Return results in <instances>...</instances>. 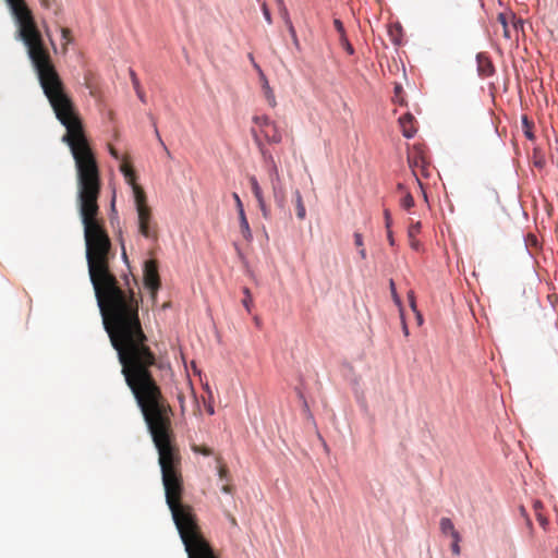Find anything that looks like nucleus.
<instances>
[{
  "instance_id": "nucleus-24",
  "label": "nucleus",
  "mask_w": 558,
  "mask_h": 558,
  "mask_svg": "<svg viewBox=\"0 0 558 558\" xmlns=\"http://www.w3.org/2000/svg\"><path fill=\"white\" fill-rule=\"evenodd\" d=\"M340 40V44L341 46L344 48V50L349 53V54H353L354 53V49L352 47V45L350 44L348 37H343Z\"/></svg>"
},
{
  "instance_id": "nucleus-30",
  "label": "nucleus",
  "mask_w": 558,
  "mask_h": 558,
  "mask_svg": "<svg viewBox=\"0 0 558 558\" xmlns=\"http://www.w3.org/2000/svg\"><path fill=\"white\" fill-rule=\"evenodd\" d=\"M277 1L279 3V7H280V15H281L283 22H286V19L290 17L289 12H288L287 8L284 7L282 0H277Z\"/></svg>"
},
{
  "instance_id": "nucleus-47",
  "label": "nucleus",
  "mask_w": 558,
  "mask_h": 558,
  "mask_svg": "<svg viewBox=\"0 0 558 558\" xmlns=\"http://www.w3.org/2000/svg\"><path fill=\"white\" fill-rule=\"evenodd\" d=\"M133 87H134L136 94L143 90L140 83L137 84V86H133Z\"/></svg>"
},
{
  "instance_id": "nucleus-9",
  "label": "nucleus",
  "mask_w": 558,
  "mask_h": 558,
  "mask_svg": "<svg viewBox=\"0 0 558 558\" xmlns=\"http://www.w3.org/2000/svg\"><path fill=\"white\" fill-rule=\"evenodd\" d=\"M477 68L480 75L484 77L493 75L495 71L492 61L483 54L477 56Z\"/></svg>"
},
{
  "instance_id": "nucleus-44",
  "label": "nucleus",
  "mask_w": 558,
  "mask_h": 558,
  "mask_svg": "<svg viewBox=\"0 0 558 558\" xmlns=\"http://www.w3.org/2000/svg\"><path fill=\"white\" fill-rule=\"evenodd\" d=\"M284 25L287 26V28H288V29H289L290 27H294L290 17H287V19H286Z\"/></svg>"
},
{
  "instance_id": "nucleus-8",
  "label": "nucleus",
  "mask_w": 558,
  "mask_h": 558,
  "mask_svg": "<svg viewBox=\"0 0 558 558\" xmlns=\"http://www.w3.org/2000/svg\"><path fill=\"white\" fill-rule=\"evenodd\" d=\"M399 125L403 136L407 138L413 137L417 132L416 120L410 112H407L399 118Z\"/></svg>"
},
{
  "instance_id": "nucleus-14",
  "label": "nucleus",
  "mask_w": 558,
  "mask_h": 558,
  "mask_svg": "<svg viewBox=\"0 0 558 558\" xmlns=\"http://www.w3.org/2000/svg\"><path fill=\"white\" fill-rule=\"evenodd\" d=\"M393 92H395L393 97H392L393 102H396L400 106H405L407 101L404 99V92H403V87L401 86V84L397 83L395 85Z\"/></svg>"
},
{
  "instance_id": "nucleus-22",
  "label": "nucleus",
  "mask_w": 558,
  "mask_h": 558,
  "mask_svg": "<svg viewBox=\"0 0 558 558\" xmlns=\"http://www.w3.org/2000/svg\"><path fill=\"white\" fill-rule=\"evenodd\" d=\"M243 293H244L245 298L243 299L242 303H243L244 307L247 310V312H251V305H252L253 300H252V295H251L248 288H244Z\"/></svg>"
},
{
  "instance_id": "nucleus-37",
  "label": "nucleus",
  "mask_w": 558,
  "mask_h": 558,
  "mask_svg": "<svg viewBox=\"0 0 558 558\" xmlns=\"http://www.w3.org/2000/svg\"><path fill=\"white\" fill-rule=\"evenodd\" d=\"M428 167H429V161L427 160V165H425V167H424V168H417V170H420V171H421V174H422L423 177H428V175H429V173H428Z\"/></svg>"
},
{
  "instance_id": "nucleus-50",
  "label": "nucleus",
  "mask_w": 558,
  "mask_h": 558,
  "mask_svg": "<svg viewBox=\"0 0 558 558\" xmlns=\"http://www.w3.org/2000/svg\"><path fill=\"white\" fill-rule=\"evenodd\" d=\"M208 412H209V414H213L214 413V409L213 408H208Z\"/></svg>"
},
{
  "instance_id": "nucleus-48",
  "label": "nucleus",
  "mask_w": 558,
  "mask_h": 558,
  "mask_svg": "<svg viewBox=\"0 0 558 558\" xmlns=\"http://www.w3.org/2000/svg\"><path fill=\"white\" fill-rule=\"evenodd\" d=\"M417 320H418V324H422V322H423V318L420 313H417Z\"/></svg>"
},
{
  "instance_id": "nucleus-17",
  "label": "nucleus",
  "mask_w": 558,
  "mask_h": 558,
  "mask_svg": "<svg viewBox=\"0 0 558 558\" xmlns=\"http://www.w3.org/2000/svg\"><path fill=\"white\" fill-rule=\"evenodd\" d=\"M451 537H452L451 551L453 555L459 556L461 554V548L459 545V543L461 541V536L458 532V533H453V535Z\"/></svg>"
},
{
  "instance_id": "nucleus-4",
  "label": "nucleus",
  "mask_w": 558,
  "mask_h": 558,
  "mask_svg": "<svg viewBox=\"0 0 558 558\" xmlns=\"http://www.w3.org/2000/svg\"><path fill=\"white\" fill-rule=\"evenodd\" d=\"M254 124L258 128L259 133L269 144H279L282 141V131L275 122L267 116H255L253 118Z\"/></svg>"
},
{
  "instance_id": "nucleus-16",
  "label": "nucleus",
  "mask_w": 558,
  "mask_h": 558,
  "mask_svg": "<svg viewBox=\"0 0 558 558\" xmlns=\"http://www.w3.org/2000/svg\"><path fill=\"white\" fill-rule=\"evenodd\" d=\"M263 88H264V94H265L266 100L269 104V106L272 108L276 107L277 101H276L275 94H274L272 89L269 87L267 82H265Z\"/></svg>"
},
{
  "instance_id": "nucleus-45",
  "label": "nucleus",
  "mask_w": 558,
  "mask_h": 558,
  "mask_svg": "<svg viewBox=\"0 0 558 558\" xmlns=\"http://www.w3.org/2000/svg\"><path fill=\"white\" fill-rule=\"evenodd\" d=\"M402 330L405 336H409V329H408L405 322H403Z\"/></svg>"
},
{
  "instance_id": "nucleus-23",
  "label": "nucleus",
  "mask_w": 558,
  "mask_h": 558,
  "mask_svg": "<svg viewBox=\"0 0 558 558\" xmlns=\"http://www.w3.org/2000/svg\"><path fill=\"white\" fill-rule=\"evenodd\" d=\"M333 26L336 28V31L338 32L339 34V39L343 38V37H347V34H345V29H344V26H343V23L338 20V19H335L333 20Z\"/></svg>"
},
{
  "instance_id": "nucleus-29",
  "label": "nucleus",
  "mask_w": 558,
  "mask_h": 558,
  "mask_svg": "<svg viewBox=\"0 0 558 558\" xmlns=\"http://www.w3.org/2000/svg\"><path fill=\"white\" fill-rule=\"evenodd\" d=\"M232 197H233V199H234V202H235V206H236L238 214H239V213H243V211H244V207H243V203H242V201H241V198H240L239 194L234 192V193L232 194Z\"/></svg>"
},
{
  "instance_id": "nucleus-1",
  "label": "nucleus",
  "mask_w": 558,
  "mask_h": 558,
  "mask_svg": "<svg viewBox=\"0 0 558 558\" xmlns=\"http://www.w3.org/2000/svg\"><path fill=\"white\" fill-rule=\"evenodd\" d=\"M17 24V38L27 49L39 84L56 117H80L52 62L31 9L25 0H5Z\"/></svg>"
},
{
  "instance_id": "nucleus-40",
  "label": "nucleus",
  "mask_w": 558,
  "mask_h": 558,
  "mask_svg": "<svg viewBox=\"0 0 558 558\" xmlns=\"http://www.w3.org/2000/svg\"><path fill=\"white\" fill-rule=\"evenodd\" d=\"M387 238H388V241L390 243V245H393L395 244V240H393V235H392V232L391 230H387Z\"/></svg>"
},
{
  "instance_id": "nucleus-42",
  "label": "nucleus",
  "mask_w": 558,
  "mask_h": 558,
  "mask_svg": "<svg viewBox=\"0 0 558 558\" xmlns=\"http://www.w3.org/2000/svg\"><path fill=\"white\" fill-rule=\"evenodd\" d=\"M136 95L141 99L142 102H146V97H145V94L143 90L137 93Z\"/></svg>"
},
{
  "instance_id": "nucleus-33",
  "label": "nucleus",
  "mask_w": 558,
  "mask_h": 558,
  "mask_svg": "<svg viewBox=\"0 0 558 558\" xmlns=\"http://www.w3.org/2000/svg\"><path fill=\"white\" fill-rule=\"evenodd\" d=\"M384 217H385L386 228H387V230H389L391 228L392 220H391L390 211L388 209L384 210Z\"/></svg>"
},
{
  "instance_id": "nucleus-35",
  "label": "nucleus",
  "mask_w": 558,
  "mask_h": 558,
  "mask_svg": "<svg viewBox=\"0 0 558 558\" xmlns=\"http://www.w3.org/2000/svg\"><path fill=\"white\" fill-rule=\"evenodd\" d=\"M129 72H130V77H131V81H132V85L133 86H137V84L140 83V80L137 78L136 73L132 69H130Z\"/></svg>"
},
{
  "instance_id": "nucleus-7",
  "label": "nucleus",
  "mask_w": 558,
  "mask_h": 558,
  "mask_svg": "<svg viewBox=\"0 0 558 558\" xmlns=\"http://www.w3.org/2000/svg\"><path fill=\"white\" fill-rule=\"evenodd\" d=\"M248 181H250L252 193L254 194V196H255V198H256V201L258 203V207H259V209L262 211V216L265 219H269L270 216H271V210H270V207H269V205L267 204V202L265 199L263 190H262L257 179L254 175H252V177H250Z\"/></svg>"
},
{
  "instance_id": "nucleus-3",
  "label": "nucleus",
  "mask_w": 558,
  "mask_h": 558,
  "mask_svg": "<svg viewBox=\"0 0 558 558\" xmlns=\"http://www.w3.org/2000/svg\"><path fill=\"white\" fill-rule=\"evenodd\" d=\"M256 142H257L258 146L260 147V153H262L265 161L268 165L267 175H268L269 185L271 187L274 201L278 207L283 208L284 204H286L287 192H286L283 180L279 172V167H278L274 156L264 149V147L262 146V143L258 140Z\"/></svg>"
},
{
  "instance_id": "nucleus-39",
  "label": "nucleus",
  "mask_w": 558,
  "mask_h": 558,
  "mask_svg": "<svg viewBox=\"0 0 558 558\" xmlns=\"http://www.w3.org/2000/svg\"><path fill=\"white\" fill-rule=\"evenodd\" d=\"M533 509H534V512H536L537 510L542 511L543 510L542 502L541 501H535L534 505H533Z\"/></svg>"
},
{
  "instance_id": "nucleus-13",
  "label": "nucleus",
  "mask_w": 558,
  "mask_h": 558,
  "mask_svg": "<svg viewBox=\"0 0 558 558\" xmlns=\"http://www.w3.org/2000/svg\"><path fill=\"white\" fill-rule=\"evenodd\" d=\"M439 527L442 534H450V536H452L453 533H458V531L454 529L452 521L449 518H441L439 522Z\"/></svg>"
},
{
  "instance_id": "nucleus-5",
  "label": "nucleus",
  "mask_w": 558,
  "mask_h": 558,
  "mask_svg": "<svg viewBox=\"0 0 558 558\" xmlns=\"http://www.w3.org/2000/svg\"><path fill=\"white\" fill-rule=\"evenodd\" d=\"M143 279L145 287L150 291L151 299L155 300L160 288L157 260L148 259L144 263Z\"/></svg>"
},
{
  "instance_id": "nucleus-28",
  "label": "nucleus",
  "mask_w": 558,
  "mask_h": 558,
  "mask_svg": "<svg viewBox=\"0 0 558 558\" xmlns=\"http://www.w3.org/2000/svg\"><path fill=\"white\" fill-rule=\"evenodd\" d=\"M61 36H62V39L64 40V44H69L72 41V34H71V31L66 27H62L61 28Z\"/></svg>"
},
{
  "instance_id": "nucleus-34",
  "label": "nucleus",
  "mask_w": 558,
  "mask_h": 558,
  "mask_svg": "<svg viewBox=\"0 0 558 558\" xmlns=\"http://www.w3.org/2000/svg\"><path fill=\"white\" fill-rule=\"evenodd\" d=\"M408 299H409V303H410V306L411 308L416 312V303H415V298H414V293L413 291H410L408 293Z\"/></svg>"
},
{
  "instance_id": "nucleus-20",
  "label": "nucleus",
  "mask_w": 558,
  "mask_h": 558,
  "mask_svg": "<svg viewBox=\"0 0 558 558\" xmlns=\"http://www.w3.org/2000/svg\"><path fill=\"white\" fill-rule=\"evenodd\" d=\"M401 206L404 209H410L411 207L414 206V198L409 192L401 199Z\"/></svg>"
},
{
  "instance_id": "nucleus-38",
  "label": "nucleus",
  "mask_w": 558,
  "mask_h": 558,
  "mask_svg": "<svg viewBox=\"0 0 558 558\" xmlns=\"http://www.w3.org/2000/svg\"><path fill=\"white\" fill-rule=\"evenodd\" d=\"M221 490L226 494H231L232 493V486L230 484H225L222 487H221Z\"/></svg>"
},
{
  "instance_id": "nucleus-43",
  "label": "nucleus",
  "mask_w": 558,
  "mask_h": 558,
  "mask_svg": "<svg viewBox=\"0 0 558 558\" xmlns=\"http://www.w3.org/2000/svg\"><path fill=\"white\" fill-rule=\"evenodd\" d=\"M359 254H360L362 259L366 258V250L364 247L360 248Z\"/></svg>"
},
{
  "instance_id": "nucleus-41",
  "label": "nucleus",
  "mask_w": 558,
  "mask_h": 558,
  "mask_svg": "<svg viewBox=\"0 0 558 558\" xmlns=\"http://www.w3.org/2000/svg\"><path fill=\"white\" fill-rule=\"evenodd\" d=\"M519 27H523V22L521 20L513 22V28L517 31Z\"/></svg>"
},
{
  "instance_id": "nucleus-27",
  "label": "nucleus",
  "mask_w": 558,
  "mask_h": 558,
  "mask_svg": "<svg viewBox=\"0 0 558 558\" xmlns=\"http://www.w3.org/2000/svg\"><path fill=\"white\" fill-rule=\"evenodd\" d=\"M262 11H263V15H264L266 22L268 24H271L272 23V19H271V14H270V11H269L266 2L262 3Z\"/></svg>"
},
{
  "instance_id": "nucleus-6",
  "label": "nucleus",
  "mask_w": 558,
  "mask_h": 558,
  "mask_svg": "<svg viewBox=\"0 0 558 558\" xmlns=\"http://www.w3.org/2000/svg\"><path fill=\"white\" fill-rule=\"evenodd\" d=\"M408 165L412 170L415 180L418 185L422 187V183L417 175V168H424L427 165V157L425 155L424 149L421 146L414 145L411 150L408 153Z\"/></svg>"
},
{
  "instance_id": "nucleus-46",
  "label": "nucleus",
  "mask_w": 558,
  "mask_h": 558,
  "mask_svg": "<svg viewBox=\"0 0 558 558\" xmlns=\"http://www.w3.org/2000/svg\"><path fill=\"white\" fill-rule=\"evenodd\" d=\"M122 257H123L124 262L128 264V263H129V260H128V255H126V253H125L124 247H122Z\"/></svg>"
},
{
  "instance_id": "nucleus-11",
  "label": "nucleus",
  "mask_w": 558,
  "mask_h": 558,
  "mask_svg": "<svg viewBox=\"0 0 558 558\" xmlns=\"http://www.w3.org/2000/svg\"><path fill=\"white\" fill-rule=\"evenodd\" d=\"M420 230H421V223L420 222L412 223L409 227V230H408V235H409V239H410V245L414 250H418V247H420V242L415 239L416 234L420 233Z\"/></svg>"
},
{
  "instance_id": "nucleus-12",
  "label": "nucleus",
  "mask_w": 558,
  "mask_h": 558,
  "mask_svg": "<svg viewBox=\"0 0 558 558\" xmlns=\"http://www.w3.org/2000/svg\"><path fill=\"white\" fill-rule=\"evenodd\" d=\"M295 197V207H296V216L300 220H303L306 217V209L303 203L302 195L299 190L294 192Z\"/></svg>"
},
{
  "instance_id": "nucleus-31",
  "label": "nucleus",
  "mask_w": 558,
  "mask_h": 558,
  "mask_svg": "<svg viewBox=\"0 0 558 558\" xmlns=\"http://www.w3.org/2000/svg\"><path fill=\"white\" fill-rule=\"evenodd\" d=\"M390 290H391V295L393 298V301L400 305L401 304V301H400V298L398 296L397 294V291H396V288H395V282L393 280H390Z\"/></svg>"
},
{
  "instance_id": "nucleus-15",
  "label": "nucleus",
  "mask_w": 558,
  "mask_h": 558,
  "mask_svg": "<svg viewBox=\"0 0 558 558\" xmlns=\"http://www.w3.org/2000/svg\"><path fill=\"white\" fill-rule=\"evenodd\" d=\"M216 461H217V470H218V475H219V478L221 481H229V477H228V474H229V471H228V468L227 465L222 462V459L220 457H217L216 458Z\"/></svg>"
},
{
  "instance_id": "nucleus-18",
  "label": "nucleus",
  "mask_w": 558,
  "mask_h": 558,
  "mask_svg": "<svg viewBox=\"0 0 558 558\" xmlns=\"http://www.w3.org/2000/svg\"><path fill=\"white\" fill-rule=\"evenodd\" d=\"M498 21L500 22V24L502 25V31H504V36L507 38V39H510L511 38V32H510V27L508 25V22H507V17L505 14H499L498 15Z\"/></svg>"
},
{
  "instance_id": "nucleus-10",
  "label": "nucleus",
  "mask_w": 558,
  "mask_h": 558,
  "mask_svg": "<svg viewBox=\"0 0 558 558\" xmlns=\"http://www.w3.org/2000/svg\"><path fill=\"white\" fill-rule=\"evenodd\" d=\"M239 220H240V231H241L242 236L248 242L252 241L253 234H252L245 211L239 213Z\"/></svg>"
},
{
  "instance_id": "nucleus-19",
  "label": "nucleus",
  "mask_w": 558,
  "mask_h": 558,
  "mask_svg": "<svg viewBox=\"0 0 558 558\" xmlns=\"http://www.w3.org/2000/svg\"><path fill=\"white\" fill-rule=\"evenodd\" d=\"M192 450L195 453H201V454H204V456H211L213 454V449L209 448V447H206V446L193 445L192 446Z\"/></svg>"
},
{
  "instance_id": "nucleus-21",
  "label": "nucleus",
  "mask_w": 558,
  "mask_h": 558,
  "mask_svg": "<svg viewBox=\"0 0 558 558\" xmlns=\"http://www.w3.org/2000/svg\"><path fill=\"white\" fill-rule=\"evenodd\" d=\"M109 153H110V155H111L114 159H117V160H121L120 166H121L123 162H128V165L132 168V166L130 165V161H129L128 157H121V156H120V154L118 153V150H117L113 146H111V145H109Z\"/></svg>"
},
{
  "instance_id": "nucleus-25",
  "label": "nucleus",
  "mask_w": 558,
  "mask_h": 558,
  "mask_svg": "<svg viewBox=\"0 0 558 558\" xmlns=\"http://www.w3.org/2000/svg\"><path fill=\"white\" fill-rule=\"evenodd\" d=\"M290 36H291V39L293 41V45L294 47L300 50L301 49V45H300V41H299V38H298V35H296V32H295V28L294 27H290L288 29Z\"/></svg>"
},
{
  "instance_id": "nucleus-32",
  "label": "nucleus",
  "mask_w": 558,
  "mask_h": 558,
  "mask_svg": "<svg viewBox=\"0 0 558 558\" xmlns=\"http://www.w3.org/2000/svg\"><path fill=\"white\" fill-rule=\"evenodd\" d=\"M354 244L356 247L361 248V247H364V243H363V236L361 233L359 232H355L354 233Z\"/></svg>"
},
{
  "instance_id": "nucleus-49",
  "label": "nucleus",
  "mask_w": 558,
  "mask_h": 558,
  "mask_svg": "<svg viewBox=\"0 0 558 558\" xmlns=\"http://www.w3.org/2000/svg\"><path fill=\"white\" fill-rule=\"evenodd\" d=\"M403 189H404L403 184L399 183V184H398V190H399V191H403Z\"/></svg>"
},
{
  "instance_id": "nucleus-26",
  "label": "nucleus",
  "mask_w": 558,
  "mask_h": 558,
  "mask_svg": "<svg viewBox=\"0 0 558 558\" xmlns=\"http://www.w3.org/2000/svg\"><path fill=\"white\" fill-rule=\"evenodd\" d=\"M534 514H535V518L538 521L539 525L545 529L548 523L547 518L543 514L542 511H538V510L536 512H534Z\"/></svg>"
},
{
  "instance_id": "nucleus-36",
  "label": "nucleus",
  "mask_w": 558,
  "mask_h": 558,
  "mask_svg": "<svg viewBox=\"0 0 558 558\" xmlns=\"http://www.w3.org/2000/svg\"><path fill=\"white\" fill-rule=\"evenodd\" d=\"M39 2L43 8L50 9L54 4L56 0H39Z\"/></svg>"
},
{
  "instance_id": "nucleus-2",
  "label": "nucleus",
  "mask_w": 558,
  "mask_h": 558,
  "mask_svg": "<svg viewBox=\"0 0 558 558\" xmlns=\"http://www.w3.org/2000/svg\"><path fill=\"white\" fill-rule=\"evenodd\" d=\"M125 181L132 186L137 213V228L141 235L150 241L158 239V226L153 219L151 208L147 204L144 190L136 183V174L128 162L121 165Z\"/></svg>"
}]
</instances>
